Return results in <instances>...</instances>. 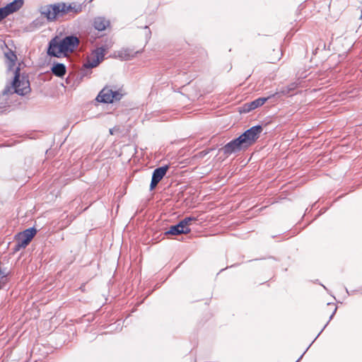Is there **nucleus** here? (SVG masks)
Instances as JSON below:
<instances>
[{"mask_svg": "<svg viewBox=\"0 0 362 362\" xmlns=\"http://www.w3.org/2000/svg\"><path fill=\"white\" fill-rule=\"evenodd\" d=\"M79 39L74 35H69L60 39L56 36L49 42L47 53L50 56L60 57L73 52L79 45Z\"/></svg>", "mask_w": 362, "mask_h": 362, "instance_id": "f257e3e1", "label": "nucleus"}, {"mask_svg": "<svg viewBox=\"0 0 362 362\" xmlns=\"http://www.w3.org/2000/svg\"><path fill=\"white\" fill-rule=\"evenodd\" d=\"M65 3L60 2L40 6L39 11L42 16L49 22L55 21L58 18L65 15Z\"/></svg>", "mask_w": 362, "mask_h": 362, "instance_id": "f03ea898", "label": "nucleus"}, {"mask_svg": "<svg viewBox=\"0 0 362 362\" xmlns=\"http://www.w3.org/2000/svg\"><path fill=\"white\" fill-rule=\"evenodd\" d=\"M262 132V127L260 125L254 126L246 130L239 138L245 148L252 145L259 137Z\"/></svg>", "mask_w": 362, "mask_h": 362, "instance_id": "7ed1b4c3", "label": "nucleus"}, {"mask_svg": "<svg viewBox=\"0 0 362 362\" xmlns=\"http://www.w3.org/2000/svg\"><path fill=\"white\" fill-rule=\"evenodd\" d=\"M13 88L15 90V93L21 95L27 94L30 90L29 81L25 77L21 78L19 69H16L15 72Z\"/></svg>", "mask_w": 362, "mask_h": 362, "instance_id": "20e7f679", "label": "nucleus"}, {"mask_svg": "<svg viewBox=\"0 0 362 362\" xmlns=\"http://www.w3.org/2000/svg\"><path fill=\"white\" fill-rule=\"evenodd\" d=\"M23 0H14L4 7L0 8V21L23 7Z\"/></svg>", "mask_w": 362, "mask_h": 362, "instance_id": "39448f33", "label": "nucleus"}, {"mask_svg": "<svg viewBox=\"0 0 362 362\" xmlns=\"http://www.w3.org/2000/svg\"><path fill=\"white\" fill-rule=\"evenodd\" d=\"M245 148L240 138L238 137L220 148L219 151L222 152L226 156H229L232 153H237L241 150Z\"/></svg>", "mask_w": 362, "mask_h": 362, "instance_id": "423d86ee", "label": "nucleus"}, {"mask_svg": "<svg viewBox=\"0 0 362 362\" xmlns=\"http://www.w3.org/2000/svg\"><path fill=\"white\" fill-rule=\"evenodd\" d=\"M37 230L35 228H30L18 234V246L25 247L35 235Z\"/></svg>", "mask_w": 362, "mask_h": 362, "instance_id": "0eeeda50", "label": "nucleus"}, {"mask_svg": "<svg viewBox=\"0 0 362 362\" xmlns=\"http://www.w3.org/2000/svg\"><path fill=\"white\" fill-rule=\"evenodd\" d=\"M169 168L168 165H164L160 168L155 169L152 174V179L150 185V189L153 190L159 182L163 179V177L165 175L168 170Z\"/></svg>", "mask_w": 362, "mask_h": 362, "instance_id": "6e6552de", "label": "nucleus"}, {"mask_svg": "<svg viewBox=\"0 0 362 362\" xmlns=\"http://www.w3.org/2000/svg\"><path fill=\"white\" fill-rule=\"evenodd\" d=\"M104 50L103 49H96L90 56L88 57L87 62L84 64L86 68L96 67L103 59Z\"/></svg>", "mask_w": 362, "mask_h": 362, "instance_id": "1a4fd4ad", "label": "nucleus"}, {"mask_svg": "<svg viewBox=\"0 0 362 362\" xmlns=\"http://www.w3.org/2000/svg\"><path fill=\"white\" fill-rule=\"evenodd\" d=\"M96 100L103 103H113V90L110 87H105L98 93Z\"/></svg>", "mask_w": 362, "mask_h": 362, "instance_id": "9d476101", "label": "nucleus"}, {"mask_svg": "<svg viewBox=\"0 0 362 362\" xmlns=\"http://www.w3.org/2000/svg\"><path fill=\"white\" fill-rule=\"evenodd\" d=\"M298 87L296 83H291L287 86L282 87L279 90L276 91L272 95V97L281 96V95H292V92L295 90Z\"/></svg>", "mask_w": 362, "mask_h": 362, "instance_id": "9b49d317", "label": "nucleus"}, {"mask_svg": "<svg viewBox=\"0 0 362 362\" xmlns=\"http://www.w3.org/2000/svg\"><path fill=\"white\" fill-rule=\"evenodd\" d=\"M139 52V51L135 52L133 49L129 48H124L118 51L117 57L121 60L127 61L134 58Z\"/></svg>", "mask_w": 362, "mask_h": 362, "instance_id": "f8f14e48", "label": "nucleus"}, {"mask_svg": "<svg viewBox=\"0 0 362 362\" xmlns=\"http://www.w3.org/2000/svg\"><path fill=\"white\" fill-rule=\"evenodd\" d=\"M191 231V229H184L180 223L177 225L172 226L170 230L165 233V235H177L180 234H187Z\"/></svg>", "mask_w": 362, "mask_h": 362, "instance_id": "ddd939ff", "label": "nucleus"}, {"mask_svg": "<svg viewBox=\"0 0 362 362\" xmlns=\"http://www.w3.org/2000/svg\"><path fill=\"white\" fill-rule=\"evenodd\" d=\"M271 98H273L272 95L267 98H259L251 103L246 104L245 105L247 106V110L250 111L263 105Z\"/></svg>", "mask_w": 362, "mask_h": 362, "instance_id": "4468645a", "label": "nucleus"}, {"mask_svg": "<svg viewBox=\"0 0 362 362\" xmlns=\"http://www.w3.org/2000/svg\"><path fill=\"white\" fill-rule=\"evenodd\" d=\"M65 14L69 13H73L74 14L79 13L83 10V6L81 4L77 3H71L69 4H66L65 3Z\"/></svg>", "mask_w": 362, "mask_h": 362, "instance_id": "2eb2a0df", "label": "nucleus"}, {"mask_svg": "<svg viewBox=\"0 0 362 362\" xmlns=\"http://www.w3.org/2000/svg\"><path fill=\"white\" fill-rule=\"evenodd\" d=\"M108 25L109 22L102 17L95 18L93 22L94 28L99 31L105 30Z\"/></svg>", "mask_w": 362, "mask_h": 362, "instance_id": "dca6fc26", "label": "nucleus"}, {"mask_svg": "<svg viewBox=\"0 0 362 362\" xmlns=\"http://www.w3.org/2000/svg\"><path fill=\"white\" fill-rule=\"evenodd\" d=\"M52 71L55 76L62 77L66 74V67L63 64H57L52 68Z\"/></svg>", "mask_w": 362, "mask_h": 362, "instance_id": "f3484780", "label": "nucleus"}, {"mask_svg": "<svg viewBox=\"0 0 362 362\" xmlns=\"http://www.w3.org/2000/svg\"><path fill=\"white\" fill-rule=\"evenodd\" d=\"M197 219L192 216L185 217L182 220L180 221V224L183 227L184 229H190L189 226L191 224L192 221H195Z\"/></svg>", "mask_w": 362, "mask_h": 362, "instance_id": "a211bd4d", "label": "nucleus"}, {"mask_svg": "<svg viewBox=\"0 0 362 362\" xmlns=\"http://www.w3.org/2000/svg\"><path fill=\"white\" fill-rule=\"evenodd\" d=\"M127 94L126 90L121 87L117 90H115V101L120 100L124 95Z\"/></svg>", "mask_w": 362, "mask_h": 362, "instance_id": "6ab92c4d", "label": "nucleus"}, {"mask_svg": "<svg viewBox=\"0 0 362 362\" xmlns=\"http://www.w3.org/2000/svg\"><path fill=\"white\" fill-rule=\"evenodd\" d=\"M6 274L1 272L0 269V289L6 284Z\"/></svg>", "mask_w": 362, "mask_h": 362, "instance_id": "aec40b11", "label": "nucleus"}, {"mask_svg": "<svg viewBox=\"0 0 362 362\" xmlns=\"http://www.w3.org/2000/svg\"><path fill=\"white\" fill-rule=\"evenodd\" d=\"M6 56L10 59L11 62H14L16 59V56L13 53H7L6 54Z\"/></svg>", "mask_w": 362, "mask_h": 362, "instance_id": "412c9836", "label": "nucleus"}, {"mask_svg": "<svg viewBox=\"0 0 362 362\" xmlns=\"http://www.w3.org/2000/svg\"><path fill=\"white\" fill-rule=\"evenodd\" d=\"M109 132H110V134H113V133H114L113 128H110Z\"/></svg>", "mask_w": 362, "mask_h": 362, "instance_id": "4be33fe9", "label": "nucleus"}, {"mask_svg": "<svg viewBox=\"0 0 362 362\" xmlns=\"http://www.w3.org/2000/svg\"><path fill=\"white\" fill-rule=\"evenodd\" d=\"M301 358H303V355L300 356V357L298 358V360L296 362H298Z\"/></svg>", "mask_w": 362, "mask_h": 362, "instance_id": "5701e85b", "label": "nucleus"}, {"mask_svg": "<svg viewBox=\"0 0 362 362\" xmlns=\"http://www.w3.org/2000/svg\"><path fill=\"white\" fill-rule=\"evenodd\" d=\"M336 310H337V308H334V313H333L334 314V313H336Z\"/></svg>", "mask_w": 362, "mask_h": 362, "instance_id": "b1692460", "label": "nucleus"}, {"mask_svg": "<svg viewBox=\"0 0 362 362\" xmlns=\"http://www.w3.org/2000/svg\"><path fill=\"white\" fill-rule=\"evenodd\" d=\"M336 310H337V308H334V313H333L334 314V313H336Z\"/></svg>", "mask_w": 362, "mask_h": 362, "instance_id": "393cba45", "label": "nucleus"}]
</instances>
